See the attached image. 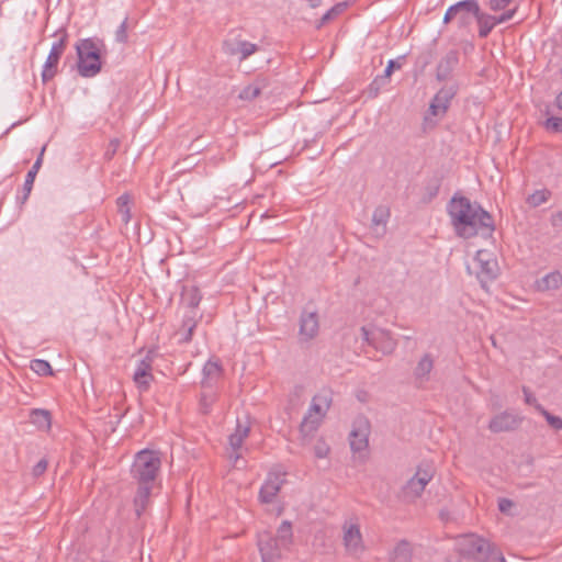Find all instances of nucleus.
<instances>
[{
    "label": "nucleus",
    "mask_w": 562,
    "mask_h": 562,
    "mask_svg": "<svg viewBox=\"0 0 562 562\" xmlns=\"http://www.w3.org/2000/svg\"><path fill=\"white\" fill-rule=\"evenodd\" d=\"M447 211L456 234L461 238L469 239L477 235L491 237L495 231L492 215L463 195L454 194Z\"/></svg>",
    "instance_id": "1"
},
{
    "label": "nucleus",
    "mask_w": 562,
    "mask_h": 562,
    "mask_svg": "<svg viewBox=\"0 0 562 562\" xmlns=\"http://www.w3.org/2000/svg\"><path fill=\"white\" fill-rule=\"evenodd\" d=\"M161 467V458L158 451L142 450L136 453L131 474L137 483V492L134 497L135 512L138 517L149 503V496Z\"/></svg>",
    "instance_id": "2"
},
{
    "label": "nucleus",
    "mask_w": 562,
    "mask_h": 562,
    "mask_svg": "<svg viewBox=\"0 0 562 562\" xmlns=\"http://www.w3.org/2000/svg\"><path fill=\"white\" fill-rule=\"evenodd\" d=\"M293 541L292 525L283 520L277 530V536L269 531L258 535V548L262 562H277L282 558L284 551L290 549Z\"/></svg>",
    "instance_id": "3"
},
{
    "label": "nucleus",
    "mask_w": 562,
    "mask_h": 562,
    "mask_svg": "<svg viewBox=\"0 0 562 562\" xmlns=\"http://www.w3.org/2000/svg\"><path fill=\"white\" fill-rule=\"evenodd\" d=\"M76 52L78 56L77 69L81 77L91 78L101 71L100 50L92 38L80 40L76 44Z\"/></svg>",
    "instance_id": "4"
},
{
    "label": "nucleus",
    "mask_w": 562,
    "mask_h": 562,
    "mask_svg": "<svg viewBox=\"0 0 562 562\" xmlns=\"http://www.w3.org/2000/svg\"><path fill=\"white\" fill-rule=\"evenodd\" d=\"M460 554L479 562H488L494 553V544L476 535H464L458 540Z\"/></svg>",
    "instance_id": "5"
},
{
    "label": "nucleus",
    "mask_w": 562,
    "mask_h": 562,
    "mask_svg": "<svg viewBox=\"0 0 562 562\" xmlns=\"http://www.w3.org/2000/svg\"><path fill=\"white\" fill-rule=\"evenodd\" d=\"M361 339L375 350L381 351L383 355H391L396 346L397 341L392 337L389 330L378 327L362 326L360 328Z\"/></svg>",
    "instance_id": "6"
},
{
    "label": "nucleus",
    "mask_w": 562,
    "mask_h": 562,
    "mask_svg": "<svg viewBox=\"0 0 562 562\" xmlns=\"http://www.w3.org/2000/svg\"><path fill=\"white\" fill-rule=\"evenodd\" d=\"M434 473L435 469L431 464H420L415 475L404 485V497L412 499L419 497L426 485L431 481Z\"/></svg>",
    "instance_id": "7"
},
{
    "label": "nucleus",
    "mask_w": 562,
    "mask_h": 562,
    "mask_svg": "<svg viewBox=\"0 0 562 562\" xmlns=\"http://www.w3.org/2000/svg\"><path fill=\"white\" fill-rule=\"evenodd\" d=\"M475 262L479 266L477 279L482 288L487 289V283L498 276V263L490 251L483 249L476 252Z\"/></svg>",
    "instance_id": "8"
},
{
    "label": "nucleus",
    "mask_w": 562,
    "mask_h": 562,
    "mask_svg": "<svg viewBox=\"0 0 562 562\" xmlns=\"http://www.w3.org/2000/svg\"><path fill=\"white\" fill-rule=\"evenodd\" d=\"M67 33H64L61 37L55 42L50 48L47 59L44 64L42 71L43 82H47L53 79L57 74V66L67 44Z\"/></svg>",
    "instance_id": "9"
},
{
    "label": "nucleus",
    "mask_w": 562,
    "mask_h": 562,
    "mask_svg": "<svg viewBox=\"0 0 562 562\" xmlns=\"http://www.w3.org/2000/svg\"><path fill=\"white\" fill-rule=\"evenodd\" d=\"M522 420V416L512 411H504L491 418L488 429L494 434L515 431L520 427Z\"/></svg>",
    "instance_id": "10"
},
{
    "label": "nucleus",
    "mask_w": 562,
    "mask_h": 562,
    "mask_svg": "<svg viewBox=\"0 0 562 562\" xmlns=\"http://www.w3.org/2000/svg\"><path fill=\"white\" fill-rule=\"evenodd\" d=\"M285 473L280 471H270L265 483L259 491V501L263 504L272 503L285 483Z\"/></svg>",
    "instance_id": "11"
},
{
    "label": "nucleus",
    "mask_w": 562,
    "mask_h": 562,
    "mask_svg": "<svg viewBox=\"0 0 562 562\" xmlns=\"http://www.w3.org/2000/svg\"><path fill=\"white\" fill-rule=\"evenodd\" d=\"M458 87L456 85L442 87L432 98L429 112L434 116L445 115L449 109L451 100L456 97Z\"/></svg>",
    "instance_id": "12"
},
{
    "label": "nucleus",
    "mask_w": 562,
    "mask_h": 562,
    "mask_svg": "<svg viewBox=\"0 0 562 562\" xmlns=\"http://www.w3.org/2000/svg\"><path fill=\"white\" fill-rule=\"evenodd\" d=\"M250 431V423L248 417H245L244 420L237 418V425L235 431L229 436L228 442L233 450L229 458L234 460L235 463L241 458V454L238 452L241 448L244 440L248 437Z\"/></svg>",
    "instance_id": "13"
},
{
    "label": "nucleus",
    "mask_w": 562,
    "mask_h": 562,
    "mask_svg": "<svg viewBox=\"0 0 562 562\" xmlns=\"http://www.w3.org/2000/svg\"><path fill=\"white\" fill-rule=\"evenodd\" d=\"M258 50V46L250 42L239 38H227L223 42V52L227 56H236L239 54V60L247 59L250 55Z\"/></svg>",
    "instance_id": "14"
},
{
    "label": "nucleus",
    "mask_w": 562,
    "mask_h": 562,
    "mask_svg": "<svg viewBox=\"0 0 562 562\" xmlns=\"http://www.w3.org/2000/svg\"><path fill=\"white\" fill-rule=\"evenodd\" d=\"M319 322L316 312L304 311L300 317V340L310 341L318 335Z\"/></svg>",
    "instance_id": "15"
},
{
    "label": "nucleus",
    "mask_w": 562,
    "mask_h": 562,
    "mask_svg": "<svg viewBox=\"0 0 562 562\" xmlns=\"http://www.w3.org/2000/svg\"><path fill=\"white\" fill-rule=\"evenodd\" d=\"M153 357L148 352L145 358L138 361L136 369L133 374V380L138 389L146 391L149 387L150 381L153 380L151 374Z\"/></svg>",
    "instance_id": "16"
},
{
    "label": "nucleus",
    "mask_w": 562,
    "mask_h": 562,
    "mask_svg": "<svg viewBox=\"0 0 562 562\" xmlns=\"http://www.w3.org/2000/svg\"><path fill=\"white\" fill-rule=\"evenodd\" d=\"M459 64V52L456 49L449 50L438 63L436 68V78L438 81L448 80L452 71Z\"/></svg>",
    "instance_id": "17"
},
{
    "label": "nucleus",
    "mask_w": 562,
    "mask_h": 562,
    "mask_svg": "<svg viewBox=\"0 0 562 562\" xmlns=\"http://www.w3.org/2000/svg\"><path fill=\"white\" fill-rule=\"evenodd\" d=\"M359 426L355 427L349 436L350 448L353 452H360L367 449L368 447V434H369V424L366 419H360Z\"/></svg>",
    "instance_id": "18"
},
{
    "label": "nucleus",
    "mask_w": 562,
    "mask_h": 562,
    "mask_svg": "<svg viewBox=\"0 0 562 562\" xmlns=\"http://www.w3.org/2000/svg\"><path fill=\"white\" fill-rule=\"evenodd\" d=\"M344 543L351 553H358L363 550L362 535L356 524L344 526Z\"/></svg>",
    "instance_id": "19"
},
{
    "label": "nucleus",
    "mask_w": 562,
    "mask_h": 562,
    "mask_svg": "<svg viewBox=\"0 0 562 562\" xmlns=\"http://www.w3.org/2000/svg\"><path fill=\"white\" fill-rule=\"evenodd\" d=\"M222 375V366L218 360H209L203 367V389H213Z\"/></svg>",
    "instance_id": "20"
},
{
    "label": "nucleus",
    "mask_w": 562,
    "mask_h": 562,
    "mask_svg": "<svg viewBox=\"0 0 562 562\" xmlns=\"http://www.w3.org/2000/svg\"><path fill=\"white\" fill-rule=\"evenodd\" d=\"M269 86L268 79L265 77L256 78L251 83L246 86L239 92V99L246 101H252L258 98Z\"/></svg>",
    "instance_id": "21"
},
{
    "label": "nucleus",
    "mask_w": 562,
    "mask_h": 562,
    "mask_svg": "<svg viewBox=\"0 0 562 562\" xmlns=\"http://www.w3.org/2000/svg\"><path fill=\"white\" fill-rule=\"evenodd\" d=\"M474 18L479 24V36L481 38L487 37L496 25L495 16L482 12L477 4V12H474Z\"/></svg>",
    "instance_id": "22"
},
{
    "label": "nucleus",
    "mask_w": 562,
    "mask_h": 562,
    "mask_svg": "<svg viewBox=\"0 0 562 562\" xmlns=\"http://www.w3.org/2000/svg\"><path fill=\"white\" fill-rule=\"evenodd\" d=\"M321 417H314L312 414H307L300 426V432L302 435V443L306 445L310 437L314 435L321 425Z\"/></svg>",
    "instance_id": "23"
},
{
    "label": "nucleus",
    "mask_w": 562,
    "mask_h": 562,
    "mask_svg": "<svg viewBox=\"0 0 562 562\" xmlns=\"http://www.w3.org/2000/svg\"><path fill=\"white\" fill-rule=\"evenodd\" d=\"M461 10L477 12V1L476 0H462L453 5L449 7L443 16V22L449 23L452 20H454L458 15V12H460Z\"/></svg>",
    "instance_id": "24"
},
{
    "label": "nucleus",
    "mask_w": 562,
    "mask_h": 562,
    "mask_svg": "<svg viewBox=\"0 0 562 562\" xmlns=\"http://www.w3.org/2000/svg\"><path fill=\"white\" fill-rule=\"evenodd\" d=\"M201 299L202 295L196 286H183L181 300L189 308H191V312H194V310L199 306Z\"/></svg>",
    "instance_id": "25"
},
{
    "label": "nucleus",
    "mask_w": 562,
    "mask_h": 562,
    "mask_svg": "<svg viewBox=\"0 0 562 562\" xmlns=\"http://www.w3.org/2000/svg\"><path fill=\"white\" fill-rule=\"evenodd\" d=\"M434 368V359L430 353H425L420 360L418 361L414 375L417 380L425 381L428 380L429 373Z\"/></svg>",
    "instance_id": "26"
},
{
    "label": "nucleus",
    "mask_w": 562,
    "mask_h": 562,
    "mask_svg": "<svg viewBox=\"0 0 562 562\" xmlns=\"http://www.w3.org/2000/svg\"><path fill=\"white\" fill-rule=\"evenodd\" d=\"M561 285L562 273L559 271L550 272L537 281V286L541 291L555 290Z\"/></svg>",
    "instance_id": "27"
},
{
    "label": "nucleus",
    "mask_w": 562,
    "mask_h": 562,
    "mask_svg": "<svg viewBox=\"0 0 562 562\" xmlns=\"http://www.w3.org/2000/svg\"><path fill=\"white\" fill-rule=\"evenodd\" d=\"M412 560V548L411 544L402 540L393 550L392 557L389 562H411Z\"/></svg>",
    "instance_id": "28"
},
{
    "label": "nucleus",
    "mask_w": 562,
    "mask_h": 562,
    "mask_svg": "<svg viewBox=\"0 0 562 562\" xmlns=\"http://www.w3.org/2000/svg\"><path fill=\"white\" fill-rule=\"evenodd\" d=\"M331 400L327 395H316L312 400L308 414L315 413V417H323L330 406Z\"/></svg>",
    "instance_id": "29"
},
{
    "label": "nucleus",
    "mask_w": 562,
    "mask_h": 562,
    "mask_svg": "<svg viewBox=\"0 0 562 562\" xmlns=\"http://www.w3.org/2000/svg\"><path fill=\"white\" fill-rule=\"evenodd\" d=\"M31 422L41 429H48L50 427V414L45 409H33L31 412Z\"/></svg>",
    "instance_id": "30"
},
{
    "label": "nucleus",
    "mask_w": 562,
    "mask_h": 562,
    "mask_svg": "<svg viewBox=\"0 0 562 562\" xmlns=\"http://www.w3.org/2000/svg\"><path fill=\"white\" fill-rule=\"evenodd\" d=\"M116 203H117V207H119V213L121 214V217H122V222L127 224L132 216L131 209H130L131 196L127 193H124L117 198Z\"/></svg>",
    "instance_id": "31"
},
{
    "label": "nucleus",
    "mask_w": 562,
    "mask_h": 562,
    "mask_svg": "<svg viewBox=\"0 0 562 562\" xmlns=\"http://www.w3.org/2000/svg\"><path fill=\"white\" fill-rule=\"evenodd\" d=\"M537 412H539L547 420L549 426L554 430L562 429V418L559 416H554L549 413L542 405L537 406Z\"/></svg>",
    "instance_id": "32"
},
{
    "label": "nucleus",
    "mask_w": 562,
    "mask_h": 562,
    "mask_svg": "<svg viewBox=\"0 0 562 562\" xmlns=\"http://www.w3.org/2000/svg\"><path fill=\"white\" fill-rule=\"evenodd\" d=\"M550 194L551 193L548 190H537L527 198V203L532 207H537L546 203L550 198Z\"/></svg>",
    "instance_id": "33"
},
{
    "label": "nucleus",
    "mask_w": 562,
    "mask_h": 562,
    "mask_svg": "<svg viewBox=\"0 0 562 562\" xmlns=\"http://www.w3.org/2000/svg\"><path fill=\"white\" fill-rule=\"evenodd\" d=\"M31 369L38 375H52L53 370L48 361L34 359L31 361Z\"/></svg>",
    "instance_id": "34"
},
{
    "label": "nucleus",
    "mask_w": 562,
    "mask_h": 562,
    "mask_svg": "<svg viewBox=\"0 0 562 562\" xmlns=\"http://www.w3.org/2000/svg\"><path fill=\"white\" fill-rule=\"evenodd\" d=\"M38 170H40L38 168H35L34 166H32V168L26 173L25 181L23 184V192H24L23 202H25L29 199V195L32 191L33 183H34V180L36 178Z\"/></svg>",
    "instance_id": "35"
},
{
    "label": "nucleus",
    "mask_w": 562,
    "mask_h": 562,
    "mask_svg": "<svg viewBox=\"0 0 562 562\" xmlns=\"http://www.w3.org/2000/svg\"><path fill=\"white\" fill-rule=\"evenodd\" d=\"M390 217V211L385 206H378L372 215V224L374 226L383 225L385 226L387 220Z\"/></svg>",
    "instance_id": "36"
},
{
    "label": "nucleus",
    "mask_w": 562,
    "mask_h": 562,
    "mask_svg": "<svg viewBox=\"0 0 562 562\" xmlns=\"http://www.w3.org/2000/svg\"><path fill=\"white\" fill-rule=\"evenodd\" d=\"M345 8V3H337L331 9H329L319 20L316 25L317 29H321L324 24L328 23L335 16L340 14Z\"/></svg>",
    "instance_id": "37"
},
{
    "label": "nucleus",
    "mask_w": 562,
    "mask_h": 562,
    "mask_svg": "<svg viewBox=\"0 0 562 562\" xmlns=\"http://www.w3.org/2000/svg\"><path fill=\"white\" fill-rule=\"evenodd\" d=\"M390 80L384 78V75L376 76L373 81L369 86V93L373 97H376L380 90L385 87Z\"/></svg>",
    "instance_id": "38"
},
{
    "label": "nucleus",
    "mask_w": 562,
    "mask_h": 562,
    "mask_svg": "<svg viewBox=\"0 0 562 562\" xmlns=\"http://www.w3.org/2000/svg\"><path fill=\"white\" fill-rule=\"evenodd\" d=\"M313 451H314V454L316 458L318 459H323V458H326L330 451V448L329 446L325 442L324 439L319 438L317 439V441L315 442L314 447H313Z\"/></svg>",
    "instance_id": "39"
},
{
    "label": "nucleus",
    "mask_w": 562,
    "mask_h": 562,
    "mask_svg": "<svg viewBox=\"0 0 562 562\" xmlns=\"http://www.w3.org/2000/svg\"><path fill=\"white\" fill-rule=\"evenodd\" d=\"M128 19L125 18L124 21L120 24L117 30L115 31V41L117 43L125 44L128 40L127 29H128Z\"/></svg>",
    "instance_id": "40"
},
{
    "label": "nucleus",
    "mask_w": 562,
    "mask_h": 562,
    "mask_svg": "<svg viewBox=\"0 0 562 562\" xmlns=\"http://www.w3.org/2000/svg\"><path fill=\"white\" fill-rule=\"evenodd\" d=\"M215 401V394L213 392H203L200 398V406L204 414L209 413L211 405Z\"/></svg>",
    "instance_id": "41"
},
{
    "label": "nucleus",
    "mask_w": 562,
    "mask_h": 562,
    "mask_svg": "<svg viewBox=\"0 0 562 562\" xmlns=\"http://www.w3.org/2000/svg\"><path fill=\"white\" fill-rule=\"evenodd\" d=\"M471 15L474 16V11L461 10L460 12H458V15L456 18L458 21V26L465 27L467 25H469L471 22Z\"/></svg>",
    "instance_id": "42"
},
{
    "label": "nucleus",
    "mask_w": 562,
    "mask_h": 562,
    "mask_svg": "<svg viewBox=\"0 0 562 562\" xmlns=\"http://www.w3.org/2000/svg\"><path fill=\"white\" fill-rule=\"evenodd\" d=\"M546 127L555 133L562 132V117L551 116L546 121Z\"/></svg>",
    "instance_id": "43"
},
{
    "label": "nucleus",
    "mask_w": 562,
    "mask_h": 562,
    "mask_svg": "<svg viewBox=\"0 0 562 562\" xmlns=\"http://www.w3.org/2000/svg\"><path fill=\"white\" fill-rule=\"evenodd\" d=\"M120 147V140L117 138L111 139L105 150L104 157L106 160H111Z\"/></svg>",
    "instance_id": "44"
},
{
    "label": "nucleus",
    "mask_w": 562,
    "mask_h": 562,
    "mask_svg": "<svg viewBox=\"0 0 562 562\" xmlns=\"http://www.w3.org/2000/svg\"><path fill=\"white\" fill-rule=\"evenodd\" d=\"M522 393L528 405H532L536 409L538 405H541L527 386H522Z\"/></svg>",
    "instance_id": "45"
},
{
    "label": "nucleus",
    "mask_w": 562,
    "mask_h": 562,
    "mask_svg": "<svg viewBox=\"0 0 562 562\" xmlns=\"http://www.w3.org/2000/svg\"><path fill=\"white\" fill-rule=\"evenodd\" d=\"M400 68H401V64L397 60H394V59L389 60L386 68L384 69V72H383L384 78H387L390 80L392 72L395 69H400Z\"/></svg>",
    "instance_id": "46"
},
{
    "label": "nucleus",
    "mask_w": 562,
    "mask_h": 562,
    "mask_svg": "<svg viewBox=\"0 0 562 562\" xmlns=\"http://www.w3.org/2000/svg\"><path fill=\"white\" fill-rule=\"evenodd\" d=\"M193 315L186 316L182 323L181 329L194 330L196 326L195 312H191Z\"/></svg>",
    "instance_id": "47"
},
{
    "label": "nucleus",
    "mask_w": 562,
    "mask_h": 562,
    "mask_svg": "<svg viewBox=\"0 0 562 562\" xmlns=\"http://www.w3.org/2000/svg\"><path fill=\"white\" fill-rule=\"evenodd\" d=\"M47 461L45 459H41L32 470L34 476H41L47 469Z\"/></svg>",
    "instance_id": "48"
},
{
    "label": "nucleus",
    "mask_w": 562,
    "mask_h": 562,
    "mask_svg": "<svg viewBox=\"0 0 562 562\" xmlns=\"http://www.w3.org/2000/svg\"><path fill=\"white\" fill-rule=\"evenodd\" d=\"M510 2L512 0H490L488 4L491 10L498 11L505 9Z\"/></svg>",
    "instance_id": "49"
},
{
    "label": "nucleus",
    "mask_w": 562,
    "mask_h": 562,
    "mask_svg": "<svg viewBox=\"0 0 562 562\" xmlns=\"http://www.w3.org/2000/svg\"><path fill=\"white\" fill-rule=\"evenodd\" d=\"M438 192H439V186L438 184L426 187L427 196H425L423 199L424 202H430L435 196H437Z\"/></svg>",
    "instance_id": "50"
},
{
    "label": "nucleus",
    "mask_w": 562,
    "mask_h": 562,
    "mask_svg": "<svg viewBox=\"0 0 562 562\" xmlns=\"http://www.w3.org/2000/svg\"><path fill=\"white\" fill-rule=\"evenodd\" d=\"M515 12H516V9H512V10H507L499 16H495V23L501 24V23H505V22L509 21L514 16Z\"/></svg>",
    "instance_id": "51"
},
{
    "label": "nucleus",
    "mask_w": 562,
    "mask_h": 562,
    "mask_svg": "<svg viewBox=\"0 0 562 562\" xmlns=\"http://www.w3.org/2000/svg\"><path fill=\"white\" fill-rule=\"evenodd\" d=\"M514 506V503L513 501L508 499V498H501L498 501V509L499 512L502 513H508L509 509Z\"/></svg>",
    "instance_id": "52"
},
{
    "label": "nucleus",
    "mask_w": 562,
    "mask_h": 562,
    "mask_svg": "<svg viewBox=\"0 0 562 562\" xmlns=\"http://www.w3.org/2000/svg\"><path fill=\"white\" fill-rule=\"evenodd\" d=\"M494 560H497L498 562H507L503 554L499 551H497L495 547L494 553L492 554L490 562H494Z\"/></svg>",
    "instance_id": "53"
},
{
    "label": "nucleus",
    "mask_w": 562,
    "mask_h": 562,
    "mask_svg": "<svg viewBox=\"0 0 562 562\" xmlns=\"http://www.w3.org/2000/svg\"><path fill=\"white\" fill-rule=\"evenodd\" d=\"M45 149H46V146H43L41 151H40L38 157L36 158L35 162L33 165L35 168L41 169L42 164H43V156H44Z\"/></svg>",
    "instance_id": "54"
},
{
    "label": "nucleus",
    "mask_w": 562,
    "mask_h": 562,
    "mask_svg": "<svg viewBox=\"0 0 562 562\" xmlns=\"http://www.w3.org/2000/svg\"><path fill=\"white\" fill-rule=\"evenodd\" d=\"M183 330H184V334H183V337L181 338V341L189 342L192 339L193 330H189V328L183 329Z\"/></svg>",
    "instance_id": "55"
},
{
    "label": "nucleus",
    "mask_w": 562,
    "mask_h": 562,
    "mask_svg": "<svg viewBox=\"0 0 562 562\" xmlns=\"http://www.w3.org/2000/svg\"><path fill=\"white\" fill-rule=\"evenodd\" d=\"M553 224H561L562 225V211L557 213L553 217Z\"/></svg>",
    "instance_id": "56"
},
{
    "label": "nucleus",
    "mask_w": 562,
    "mask_h": 562,
    "mask_svg": "<svg viewBox=\"0 0 562 562\" xmlns=\"http://www.w3.org/2000/svg\"><path fill=\"white\" fill-rule=\"evenodd\" d=\"M557 105L562 110V91L557 97Z\"/></svg>",
    "instance_id": "57"
}]
</instances>
